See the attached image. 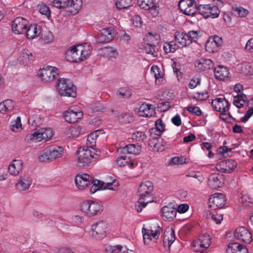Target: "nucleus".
<instances>
[{"label": "nucleus", "mask_w": 253, "mask_h": 253, "mask_svg": "<svg viewBox=\"0 0 253 253\" xmlns=\"http://www.w3.org/2000/svg\"><path fill=\"white\" fill-rule=\"evenodd\" d=\"M100 151L89 149L87 147H80L76 152V162L79 167H87L99 159Z\"/></svg>", "instance_id": "f257e3e1"}, {"label": "nucleus", "mask_w": 253, "mask_h": 253, "mask_svg": "<svg viewBox=\"0 0 253 253\" xmlns=\"http://www.w3.org/2000/svg\"><path fill=\"white\" fill-rule=\"evenodd\" d=\"M92 51L90 46L86 43L71 47L66 52V59L70 62H77L88 58Z\"/></svg>", "instance_id": "f03ea898"}, {"label": "nucleus", "mask_w": 253, "mask_h": 253, "mask_svg": "<svg viewBox=\"0 0 253 253\" xmlns=\"http://www.w3.org/2000/svg\"><path fill=\"white\" fill-rule=\"evenodd\" d=\"M153 190V185L151 181H146L140 184L138 189L140 198L135 203V209L138 212H141L147 204L154 201L151 195Z\"/></svg>", "instance_id": "7ed1b4c3"}, {"label": "nucleus", "mask_w": 253, "mask_h": 253, "mask_svg": "<svg viewBox=\"0 0 253 253\" xmlns=\"http://www.w3.org/2000/svg\"><path fill=\"white\" fill-rule=\"evenodd\" d=\"M58 93L61 96L75 97L76 95V87L72 82L65 78H60L55 84Z\"/></svg>", "instance_id": "20e7f679"}, {"label": "nucleus", "mask_w": 253, "mask_h": 253, "mask_svg": "<svg viewBox=\"0 0 253 253\" xmlns=\"http://www.w3.org/2000/svg\"><path fill=\"white\" fill-rule=\"evenodd\" d=\"M53 135L54 132L52 129L42 128L34 133L27 134L25 140L30 144L38 143L42 140L47 141L50 140Z\"/></svg>", "instance_id": "39448f33"}, {"label": "nucleus", "mask_w": 253, "mask_h": 253, "mask_svg": "<svg viewBox=\"0 0 253 253\" xmlns=\"http://www.w3.org/2000/svg\"><path fill=\"white\" fill-rule=\"evenodd\" d=\"M64 152V148L61 146L45 149L41 153L38 159L42 162L52 161L56 158L61 157Z\"/></svg>", "instance_id": "423d86ee"}, {"label": "nucleus", "mask_w": 253, "mask_h": 253, "mask_svg": "<svg viewBox=\"0 0 253 253\" xmlns=\"http://www.w3.org/2000/svg\"><path fill=\"white\" fill-rule=\"evenodd\" d=\"M80 210L87 216L92 217L100 214L103 211V207L97 202L89 200L81 204Z\"/></svg>", "instance_id": "0eeeda50"}, {"label": "nucleus", "mask_w": 253, "mask_h": 253, "mask_svg": "<svg viewBox=\"0 0 253 253\" xmlns=\"http://www.w3.org/2000/svg\"><path fill=\"white\" fill-rule=\"evenodd\" d=\"M59 71L57 68L51 66H47L40 69L38 75L42 82L50 83L54 80L59 75Z\"/></svg>", "instance_id": "6e6552de"}, {"label": "nucleus", "mask_w": 253, "mask_h": 253, "mask_svg": "<svg viewBox=\"0 0 253 253\" xmlns=\"http://www.w3.org/2000/svg\"><path fill=\"white\" fill-rule=\"evenodd\" d=\"M162 231L161 228L157 224H154L149 227L143 228L142 232L144 244L148 245L151 241L156 242Z\"/></svg>", "instance_id": "1a4fd4ad"}, {"label": "nucleus", "mask_w": 253, "mask_h": 253, "mask_svg": "<svg viewBox=\"0 0 253 253\" xmlns=\"http://www.w3.org/2000/svg\"><path fill=\"white\" fill-rule=\"evenodd\" d=\"M211 105L213 108L217 111L222 113L220 118L223 120H226L230 117L229 112V103L224 98H216L212 100Z\"/></svg>", "instance_id": "9d476101"}, {"label": "nucleus", "mask_w": 253, "mask_h": 253, "mask_svg": "<svg viewBox=\"0 0 253 253\" xmlns=\"http://www.w3.org/2000/svg\"><path fill=\"white\" fill-rule=\"evenodd\" d=\"M211 238L208 234H203L197 240L193 241L192 248L195 252L203 253L210 246Z\"/></svg>", "instance_id": "9b49d317"}, {"label": "nucleus", "mask_w": 253, "mask_h": 253, "mask_svg": "<svg viewBox=\"0 0 253 253\" xmlns=\"http://www.w3.org/2000/svg\"><path fill=\"white\" fill-rule=\"evenodd\" d=\"M199 13L206 18H216L219 16L218 8L211 4H201L198 7Z\"/></svg>", "instance_id": "f8f14e48"}, {"label": "nucleus", "mask_w": 253, "mask_h": 253, "mask_svg": "<svg viewBox=\"0 0 253 253\" xmlns=\"http://www.w3.org/2000/svg\"><path fill=\"white\" fill-rule=\"evenodd\" d=\"M108 228V223L103 220L99 221L92 226V236L97 239L103 238Z\"/></svg>", "instance_id": "ddd939ff"}, {"label": "nucleus", "mask_w": 253, "mask_h": 253, "mask_svg": "<svg viewBox=\"0 0 253 253\" xmlns=\"http://www.w3.org/2000/svg\"><path fill=\"white\" fill-rule=\"evenodd\" d=\"M178 6L181 11L188 16L193 15L197 11L196 3L193 0H180Z\"/></svg>", "instance_id": "4468645a"}, {"label": "nucleus", "mask_w": 253, "mask_h": 253, "mask_svg": "<svg viewBox=\"0 0 253 253\" xmlns=\"http://www.w3.org/2000/svg\"><path fill=\"white\" fill-rule=\"evenodd\" d=\"M225 202V197L223 194L215 193L209 198V207L213 210L222 208Z\"/></svg>", "instance_id": "2eb2a0df"}, {"label": "nucleus", "mask_w": 253, "mask_h": 253, "mask_svg": "<svg viewBox=\"0 0 253 253\" xmlns=\"http://www.w3.org/2000/svg\"><path fill=\"white\" fill-rule=\"evenodd\" d=\"M224 182V175L219 173H211L208 178V185L212 189H217L222 187Z\"/></svg>", "instance_id": "dca6fc26"}, {"label": "nucleus", "mask_w": 253, "mask_h": 253, "mask_svg": "<svg viewBox=\"0 0 253 253\" xmlns=\"http://www.w3.org/2000/svg\"><path fill=\"white\" fill-rule=\"evenodd\" d=\"M222 43L221 38L214 36L210 38L206 43V49L210 53L217 52L219 50Z\"/></svg>", "instance_id": "f3484780"}, {"label": "nucleus", "mask_w": 253, "mask_h": 253, "mask_svg": "<svg viewBox=\"0 0 253 253\" xmlns=\"http://www.w3.org/2000/svg\"><path fill=\"white\" fill-rule=\"evenodd\" d=\"M234 236L237 240L246 243H250L252 241L251 233L244 227L236 228L234 232Z\"/></svg>", "instance_id": "a211bd4d"}, {"label": "nucleus", "mask_w": 253, "mask_h": 253, "mask_svg": "<svg viewBox=\"0 0 253 253\" xmlns=\"http://www.w3.org/2000/svg\"><path fill=\"white\" fill-rule=\"evenodd\" d=\"M83 113L80 110H73L69 109L63 113V117L65 120L70 123H75L83 117Z\"/></svg>", "instance_id": "6ab92c4d"}, {"label": "nucleus", "mask_w": 253, "mask_h": 253, "mask_svg": "<svg viewBox=\"0 0 253 253\" xmlns=\"http://www.w3.org/2000/svg\"><path fill=\"white\" fill-rule=\"evenodd\" d=\"M28 21L23 17H17L13 22L12 30L16 34H21L25 32Z\"/></svg>", "instance_id": "aec40b11"}, {"label": "nucleus", "mask_w": 253, "mask_h": 253, "mask_svg": "<svg viewBox=\"0 0 253 253\" xmlns=\"http://www.w3.org/2000/svg\"><path fill=\"white\" fill-rule=\"evenodd\" d=\"M114 37V31L112 28L102 29L96 37L98 42H108L112 41Z\"/></svg>", "instance_id": "412c9836"}, {"label": "nucleus", "mask_w": 253, "mask_h": 253, "mask_svg": "<svg viewBox=\"0 0 253 253\" xmlns=\"http://www.w3.org/2000/svg\"><path fill=\"white\" fill-rule=\"evenodd\" d=\"M23 168V162L20 159H14L8 168V173L13 176L18 175Z\"/></svg>", "instance_id": "4be33fe9"}, {"label": "nucleus", "mask_w": 253, "mask_h": 253, "mask_svg": "<svg viewBox=\"0 0 253 253\" xmlns=\"http://www.w3.org/2000/svg\"><path fill=\"white\" fill-rule=\"evenodd\" d=\"M237 163L233 160H226L216 165V169L223 172H230L237 167Z\"/></svg>", "instance_id": "5701e85b"}, {"label": "nucleus", "mask_w": 253, "mask_h": 253, "mask_svg": "<svg viewBox=\"0 0 253 253\" xmlns=\"http://www.w3.org/2000/svg\"><path fill=\"white\" fill-rule=\"evenodd\" d=\"M32 184V179L29 176L24 175L20 177L16 184L17 189L20 191L28 190Z\"/></svg>", "instance_id": "b1692460"}, {"label": "nucleus", "mask_w": 253, "mask_h": 253, "mask_svg": "<svg viewBox=\"0 0 253 253\" xmlns=\"http://www.w3.org/2000/svg\"><path fill=\"white\" fill-rule=\"evenodd\" d=\"M91 180V177L88 174H78L75 178L76 186L80 190H83L90 184Z\"/></svg>", "instance_id": "393cba45"}, {"label": "nucleus", "mask_w": 253, "mask_h": 253, "mask_svg": "<svg viewBox=\"0 0 253 253\" xmlns=\"http://www.w3.org/2000/svg\"><path fill=\"white\" fill-rule=\"evenodd\" d=\"M152 139H150L148 141V144L151 148H153V150L156 151H162L166 148V143L160 136H155L152 137Z\"/></svg>", "instance_id": "a878e982"}, {"label": "nucleus", "mask_w": 253, "mask_h": 253, "mask_svg": "<svg viewBox=\"0 0 253 253\" xmlns=\"http://www.w3.org/2000/svg\"><path fill=\"white\" fill-rule=\"evenodd\" d=\"M215 78L219 81H224L229 77V70L225 66L218 65L214 69Z\"/></svg>", "instance_id": "bb28decb"}, {"label": "nucleus", "mask_w": 253, "mask_h": 253, "mask_svg": "<svg viewBox=\"0 0 253 253\" xmlns=\"http://www.w3.org/2000/svg\"><path fill=\"white\" fill-rule=\"evenodd\" d=\"M155 113V109L152 105L143 103L139 107L138 114L140 116L144 117H150Z\"/></svg>", "instance_id": "cd10ccee"}, {"label": "nucleus", "mask_w": 253, "mask_h": 253, "mask_svg": "<svg viewBox=\"0 0 253 253\" xmlns=\"http://www.w3.org/2000/svg\"><path fill=\"white\" fill-rule=\"evenodd\" d=\"M213 66L214 64L212 61L210 59L201 58L195 62L196 68L202 71L211 69L213 68Z\"/></svg>", "instance_id": "c85d7f7f"}, {"label": "nucleus", "mask_w": 253, "mask_h": 253, "mask_svg": "<svg viewBox=\"0 0 253 253\" xmlns=\"http://www.w3.org/2000/svg\"><path fill=\"white\" fill-rule=\"evenodd\" d=\"M175 40L183 46H187L192 43L186 33L177 31L174 34Z\"/></svg>", "instance_id": "c756f323"}, {"label": "nucleus", "mask_w": 253, "mask_h": 253, "mask_svg": "<svg viewBox=\"0 0 253 253\" xmlns=\"http://www.w3.org/2000/svg\"><path fill=\"white\" fill-rule=\"evenodd\" d=\"M176 214V210L171 206H165L162 209V216L165 220H172Z\"/></svg>", "instance_id": "7c9ffc66"}, {"label": "nucleus", "mask_w": 253, "mask_h": 253, "mask_svg": "<svg viewBox=\"0 0 253 253\" xmlns=\"http://www.w3.org/2000/svg\"><path fill=\"white\" fill-rule=\"evenodd\" d=\"M175 240V235L173 230L172 228L168 227L165 231L163 242L164 245L166 247L168 246L169 247Z\"/></svg>", "instance_id": "2f4dec72"}, {"label": "nucleus", "mask_w": 253, "mask_h": 253, "mask_svg": "<svg viewBox=\"0 0 253 253\" xmlns=\"http://www.w3.org/2000/svg\"><path fill=\"white\" fill-rule=\"evenodd\" d=\"M165 129V125L163 121L159 119L155 122V127L150 129V136L153 137L154 135L160 136Z\"/></svg>", "instance_id": "473e14b6"}, {"label": "nucleus", "mask_w": 253, "mask_h": 253, "mask_svg": "<svg viewBox=\"0 0 253 253\" xmlns=\"http://www.w3.org/2000/svg\"><path fill=\"white\" fill-rule=\"evenodd\" d=\"M226 253H248L245 246L238 243H231L228 245L226 250Z\"/></svg>", "instance_id": "72a5a7b5"}, {"label": "nucleus", "mask_w": 253, "mask_h": 253, "mask_svg": "<svg viewBox=\"0 0 253 253\" xmlns=\"http://www.w3.org/2000/svg\"><path fill=\"white\" fill-rule=\"evenodd\" d=\"M106 250L110 253H135L134 251L129 250L126 247L121 245L108 246Z\"/></svg>", "instance_id": "f704fd0d"}, {"label": "nucleus", "mask_w": 253, "mask_h": 253, "mask_svg": "<svg viewBox=\"0 0 253 253\" xmlns=\"http://www.w3.org/2000/svg\"><path fill=\"white\" fill-rule=\"evenodd\" d=\"M19 62L24 65H26L33 60V54L27 49L23 50L18 57Z\"/></svg>", "instance_id": "c9c22d12"}, {"label": "nucleus", "mask_w": 253, "mask_h": 253, "mask_svg": "<svg viewBox=\"0 0 253 253\" xmlns=\"http://www.w3.org/2000/svg\"><path fill=\"white\" fill-rule=\"evenodd\" d=\"M14 102L10 99L4 100L0 103V113L3 114L11 112L14 107Z\"/></svg>", "instance_id": "e433bc0d"}, {"label": "nucleus", "mask_w": 253, "mask_h": 253, "mask_svg": "<svg viewBox=\"0 0 253 253\" xmlns=\"http://www.w3.org/2000/svg\"><path fill=\"white\" fill-rule=\"evenodd\" d=\"M100 134L99 130L93 131L90 133L87 138L86 146L83 147H87L89 149H96L95 148L96 144V139L98 137Z\"/></svg>", "instance_id": "4c0bfd02"}, {"label": "nucleus", "mask_w": 253, "mask_h": 253, "mask_svg": "<svg viewBox=\"0 0 253 253\" xmlns=\"http://www.w3.org/2000/svg\"><path fill=\"white\" fill-rule=\"evenodd\" d=\"M151 73L155 78L156 84H160L164 77L163 71L157 65H153L151 68Z\"/></svg>", "instance_id": "58836bf2"}, {"label": "nucleus", "mask_w": 253, "mask_h": 253, "mask_svg": "<svg viewBox=\"0 0 253 253\" xmlns=\"http://www.w3.org/2000/svg\"><path fill=\"white\" fill-rule=\"evenodd\" d=\"M26 35L28 38L33 39L38 37L41 33L40 26L37 24H31L28 28L26 29Z\"/></svg>", "instance_id": "ea45409f"}, {"label": "nucleus", "mask_w": 253, "mask_h": 253, "mask_svg": "<svg viewBox=\"0 0 253 253\" xmlns=\"http://www.w3.org/2000/svg\"><path fill=\"white\" fill-rule=\"evenodd\" d=\"M117 164L120 167L128 166L130 168H133L135 167L134 161L127 156H122L116 160Z\"/></svg>", "instance_id": "a19ab883"}, {"label": "nucleus", "mask_w": 253, "mask_h": 253, "mask_svg": "<svg viewBox=\"0 0 253 253\" xmlns=\"http://www.w3.org/2000/svg\"><path fill=\"white\" fill-rule=\"evenodd\" d=\"M233 96V104L237 108H240L248 104L247 96L245 94L235 95Z\"/></svg>", "instance_id": "79ce46f5"}, {"label": "nucleus", "mask_w": 253, "mask_h": 253, "mask_svg": "<svg viewBox=\"0 0 253 253\" xmlns=\"http://www.w3.org/2000/svg\"><path fill=\"white\" fill-rule=\"evenodd\" d=\"M68 3L67 7L71 8V12L76 13L81 9L83 2L82 0H68Z\"/></svg>", "instance_id": "37998d69"}, {"label": "nucleus", "mask_w": 253, "mask_h": 253, "mask_svg": "<svg viewBox=\"0 0 253 253\" xmlns=\"http://www.w3.org/2000/svg\"><path fill=\"white\" fill-rule=\"evenodd\" d=\"M102 190H110L116 191L119 185V182L116 179H114L111 182H104L101 181Z\"/></svg>", "instance_id": "c03bdc74"}, {"label": "nucleus", "mask_w": 253, "mask_h": 253, "mask_svg": "<svg viewBox=\"0 0 253 253\" xmlns=\"http://www.w3.org/2000/svg\"><path fill=\"white\" fill-rule=\"evenodd\" d=\"M125 149L129 153L134 155H138L141 152V146L139 144H131L127 145Z\"/></svg>", "instance_id": "a18cd8bd"}, {"label": "nucleus", "mask_w": 253, "mask_h": 253, "mask_svg": "<svg viewBox=\"0 0 253 253\" xmlns=\"http://www.w3.org/2000/svg\"><path fill=\"white\" fill-rule=\"evenodd\" d=\"M81 133V127L79 126H74L68 128L65 132L67 137L73 138L78 137Z\"/></svg>", "instance_id": "49530a36"}, {"label": "nucleus", "mask_w": 253, "mask_h": 253, "mask_svg": "<svg viewBox=\"0 0 253 253\" xmlns=\"http://www.w3.org/2000/svg\"><path fill=\"white\" fill-rule=\"evenodd\" d=\"M11 129L14 132H20L22 130V126L21 121V118L18 117L16 119L11 122Z\"/></svg>", "instance_id": "de8ad7c7"}, {"label": "nucleus", "mask_w": 253, "mask_h": 253, "mask_svg": "<svg viewBox=\"0 0 253 253\" xmlns=\"http://www.w3.org/2000/svg\"><path fill=\"white\" fill-rule=\"evenodd\" d=\"M155 0H138L137 3L139 6L145 10H149L154 6Z\"/></svg>", "instance_id": "09e8293b"}, {"label": "nucleus", "mask_w": 253, "mask_h": 253, "mask_svg": "<svg viewBox=\"0 0 253 253\" xmlns=\"http://www.w3.org/2000/svg\"><path fill=\"white\" fill-rule=\"evenodd\" d=\"M233 10L237 16L241 18L246 17L249 14V11L242 6L234 7Z\"/></svg>", "instance_id": "8fccbe9b"}, {"label": "nucleus", "mask_w": 253, "mask_h": 253, "mask_svg": "<svg viewBox=\"0 0 253 253\" xmlns=\"http://www.w3.org/2000/svg\"><path fill=\"white\" fill-rule=\"evenodd\" d=\"M115 3L118 9H126L132 5V0H116Z\"/></svg>", "instance_id": "3c124183"}, {"label": "nucleus", "mask_w": 253, "mask_h": 253, "mask_svg": "<svg viewBox=\"0 0 253 253\" xmlns=\"http://www.w3.org/2000/svg\"><path fill=\"white\" fill-rule=\"evenodd\" d=\"M146 40L149 42V44L155 46L158 44L160 41V36L158 34L153 35L152 33H149L146 36Z\"/></svg>", "instance_id": "603ef678"}, {"label": "nucleus", "mask_w": 253, "mask_h": 253, "mask_svg": "<svg viewBox=\"0 0 253 253\" xmlns=\"http://www.w3.org/2000/svg\"><path fill=\"white\" fill-rule=\"evenodd\" d=\"M187 34L191 43L193 42H196L201 36V32L200 30L189 31Z\"/></svg>", "instance_id": "864d4df0"}, {"label": "nucleus", "mask_w": 253, "mask_h": 253, "mask_svg": "<svg viewBox=\"0 0 253 253\" xmlns=\"http://www.w3.org/2000/svg\"><path fill=\"white\" fill-rule=\"evenodd\" d=\"M90 184L92 186L90 188V192L92 194L94 193L97 190H102V184L101 181L95 179L92 180L91 183L90 182Z\"/></svg>", "instance_id": "5fc2aeb1"}, {"label": "nucleus", "mask_w": 253, "mask_h": 253, "mask_svg": "<svg viewBox=\"0 0 253 253\" xmlns=\"http://www.w3.org/2000/svg\"><path fill=\"white\" fill-rule=\"evenodd\" d=\"M104 55L110 57H115L117 55V52L116 49L112 47H105L102 49Z\"/></svg>", "instance_id": "6e6d98bb"}, {"label": "nucleus", "mask_w": 253, "mask_h": 253, "mask_svg": "<svg viewBox=\"0 0 253 253\" xmlns=\"http://www.w3.org/2000/svg\"><path fill=\"white\" fill-rule=\"evenodd\" d=\"M164 50L165 52L168 53L174 52L177 49V46L173 42H165L164 44Z\"/></svg>", "instance_id": "4d7b16f0"}, {"label": "nucleus", "mask_w": 253, "mask_h": 253, "mask_svg": "<svg viewBox=\"0 0 253 253\" xmlns=\"http://www.w3.org/2000/svg\"><path fill=\"white\" fill-rule=\"evenodd\" d=\"M207 218L212 219L217 224H219L223 220V215L216 212L214 213L209 212L207 214Z\"/></svg>", "instance_id": "13d9d810"}, {"label": "nucleus", "mask_w": 253, "mask_h": 253, "mask_svg": "<svg viewBox=\"0 0 253 253\" xmlns=\"http://www.w3.org/2000/svg\"><path fill=\"white\" fill-rule=\"evenodd\" d=\"M53 5L57 8H61L69 5L68 0H52Z\"/></svg>", "instance_id": "bf43d9fd"}, {"label": "nucleus", "mask_w": 253, "mask_h": 253, "mask_svg": "<svg viewBox=\"0 0 253 253\" xmlns=\"http://www.w3.org/2000/svg\"><path fill=\"white\" fill-rule=\"evenodd\" d=\"M132 138L138 141H143L146 138V135L142 131H136L133 133Z\"/></svg>", "instance_id": "052dcab7"}, {"label": "nucleus", "mask_w": 253, "mask_h": 253, "mask_svg": "<svg viewBox=\"0 0 253 253\" xmlns=\"http://www.w3.org/2000/svg\"><path fill=\"white\" fill-rule=\"evenodd\" d=\"M119 119L123 123L127 124L132 121V118L130 114L123 113L119 116Z\"/></svg>", "instance_id": "680f3d73"}, {"label": "nucleus", "mask_w": 253, "mask_h": 253, "mask_svg": "<svg viewBox=\"0 0 253 253\" xmlns=\"http://www.w3.org/2000/svg\"><path fill=\"white\" fill-rule=\"evenodd\" d=\"M190 113L195 114L198 116L201 115L202 111L200 108L194 105L189 106L185 108Z\"/></svg>", "instance_id": "e2e57ef3"}, {"label": "nucleus", "mask_w": 253, "mask_h": 253, "mask_svg": "<svg viewBox=\"0 0 253 253\" xmlns=\"http://www.w3.org/2000/svg\"><path fill=\"white\" fill-rule=\"evenodd\" d=\"M209 97L208 92L206 90L198 91L194 94V97L199 100H205Z\"/></svg>", "instance_id": "0e129e2a"}, {"label": "nucleus", "mask_w": 253, "mask_h": 253, "mask_svg": "<svg viewBox=\"0 0 253 253\" xmlns=\"http://www.w3.org/2000/svg\"><path fill=\"white\" fill-rule=\"evenodd\" d=\"M186 163V159L183 157H174L170 160V164L173 165H182Z\"/></svg>", "instance_id": "69168bd1"}, {"label": "nucleus", "mask_w": 253, "mask_h": 253, "mask_svg": "<svg viewBox=\"0 0 253 253\" xmlns=\"http://www.w3.org/2000/svg\"><path fill=\"white\" fill-rule=\"evenodd\" d=\"M154 45H151L148 43V47L145 48V51L146 53L151 54L153 57H156L157 56V53L156 51Z\"/></svg>", "instance_id": "338daca9"}, {"label": "nucleus", "mask_w": 253, "mask_h": 253, "mask_svg": "<svg viewBox=\"0 0 253 253\" xmlns=\"http://www.w3.org/2000/svg\"><path fill=\"white\" fill-rule=\"evenodd\" d=\"M253 115V107H251L247 111L244 117L240 119V121L242 122H247L251 117Z\"/></svg>", "instance_id": "774afa93"}]
</instances>
